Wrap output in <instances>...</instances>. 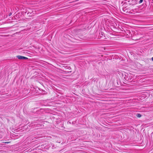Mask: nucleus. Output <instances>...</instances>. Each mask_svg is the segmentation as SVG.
<instances>
[{"mask_svg":"<svg viewBox=\"0 0 153 153\" xmlns=\"http://www.w3.org/2000/svg\"><path fill=\"white\" fill-rule=\"evenodd\" d=\"M125 76L124 78L126 80L130 82H132L134 80V79L132 76H130L129 77L127 76V75H128V74H125Z\"/></svg>","mask_w":153,"mask_h":153,"instance_id":"nucleus-1","label":"nucleus"},{"mask_svg":"<svg viewBox=\"0 0 153 153\" xmlns=\"http://www.w3.org/2000/svg\"><path fill=\"white\" fill-rule=\"evenodd\" d=\"M16 57L19 59H27L28 58L26 57H25V56L18 55L16 56Z\"/></svg>","mask_w":153,"mask_h":153,"instance_id":"nucleus-2","label":"nucleus"},{"mask_svg":"<svg viewBox=\"0 0 153 153\" xmlns=\"http://www.w3.org/2000/svg\"><path fill=\"white\" fill-rule=\"evenodd\" d=\"M137 136L138 138L137 137V136H136V138L135 139V141H138L141 140V137L140 134H138Z\"/></svg>","mask_w":153,"mask_h":153,"instance_id":"nucleus-3","label":"nucleus"},{"mask_svg":"<svg viewBox=\"0 0 153 153\" xmlns=\"http://www.w3.org/2000/svg\"><path fill=\"white\" fill-rule=\"evenodd\" d=\"M136 115L137 116V117H140L142 116L139 113H137L136 114Z\"/></svg>","mask_w":153,"mask_h":153,"instance_id":"nucleus-4","label":"nucleus"},{"mask_svg":"<svg viewBox=\"0 0 153 153\" xmlns=\"http://www.w3.org/2000/svg\"><path fill=\"white\" fill-rule=\"evenodd\" d=\"M143 1V0H140V1H139V3H141Z\"/></svg>","mask_w":153,"mask_h":153,"instance_id":"nucleus-5","label":"nucleus"},{"mask_svg":"<svg viewBox=\"0 0 153 153\" xmlns=\"http://www.w3.org/2000/svg\"><path fill=\"white\" fill-rule=\"evenodd\" d=\"M12 14V13H10L9 15V16H10Z\"/></svg>","mask_w":153,"mask_h":153,"instance_id":"nucleus-6","label":"nucleus"},{"mask_svg":"<svg viewBox=\"0 0 153 153\" xmlns=\"http://www.w3.org/2000/svg\"><path fill=\"white\" fill-rule=\"evenodd\" d=\"M123 10L124 11H125L124 10V9L123 8Z\"/></svg>","mask_w":153,"mask_h":153,"instance_id":"nucleus-7","label":"nucleus"},{"mask_svg":"<svg viewBox=\"0 0 153 153\" xmlns=\"http://www.w3.org/2000/svg\"><path fill=\"white\" fill-rule=\"evenodd\" d=\"M152 60L153 61V57L152 58Z\"/></svg>","mask_w":153,"mask_h":153,"instance_id":"nucleus-8","label":"nucleus"},{"mask_svg":"<svg viewBox=\"0 0 153 153\" xmlns=\"http://www.w3.org/2000/svg\"><path fill=\"white\" fill-rule=\"evenodd\" d=\"M117 84L118 85V81H117Z\"/></svg>","mask_w":153,"mask_h":153,"instance_id":"nucleus-9","label":"nucleus"},{"mask_svg":"<svg viewBox=\"0 0 153 153\" xmlns=\"http://www.w3.org/2000/svg\"><path fill=\"white\" fill-rule=\"evenodd\" d=\"M9 142H5V143H8Z\"/></svg>","mask_w":153,"mask_h":153,"instance_id":"nucleus-10","label":"nucleus"}]
</instances>
